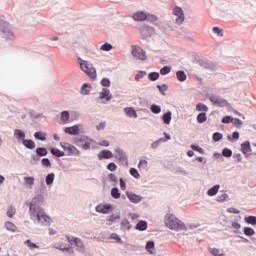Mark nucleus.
<instances>
[{"instance_id": "nucleus-53", "label": "nucleus", "mask_w": 256, "mask_h": 256, "mask_svg": "<svg viewBox=\"0 0 256 256\" xmlns=\"http://www.w3.org/2000/svg\"><path fill=\"white\" fill-rule=\"evenodd\" d=\"M231 227H232V229H234V233L237 234V233H239V229H241V224L237 221H233L231 223Z\"/></svg>"}, {"instance_id": "nucleus-59", "label": "nucleus", "mask_w": 256, "mask_h": 256, "mask_svg": "<svg viewBox=\"0 0 256 256\" xmlns=\"http://www.w3.org/2000/svg\"><path fill=\"white\" fill-rule=\"evenodd\" d=\"M222 155L223 157H231L233 155V151H231L229 148H224L222 150Z\"/></svg>"}, {"instance_id": "nucleus-25", "label": "nucleus", "mask_w": 256, "mask_h": 256, "mask_svg": "<svg viewBox=\"0 0 256 256\" xmlns=\"http://www.w3.org/2000/svg\"><path fill=\"white\" fill-rule=\"evenodd\" d=\"M138 169L139 171H141L142 173H147V171H149L150 167H149V161L145 160V159H140L139 163H138Z\"/></svg>"}, {"instance_id": "nucleus-26", "label": "nucleus", "mask_w": 256, "mask_h": 256, "mask_svg": "<svg viewBox=\"0 0 256 256\" xmlns=\"http://www.w3.org/2000/svg\"><path fill=\"white\" fill-rule=\"evenodd\" d=\"M60 121L64 125H67V123H71V114L69 113V111L64 110V111L61 112Z\"/></svg>"}, {"instance_id": "nucleus-7", "label": "nucleus", "mask_w": 256, "mask_h": 256, "mask_svg": "<svg viewBox=\"0 0 256 256\" xmlns=\"http://www.w3.org/2000/svg\"><path fill=\"white\" fill-rule=\"evenodd\" d=\"M62 149H64V151H66L68 157L74 156V157H79V155H81V151L79 149H77V147H75L72 144L69 143H61L60 144Z\"/></svg>"}, {"instance_id": "nucleus-60", "label": "nucleus", "mask_w": 256, "mask_h": 256, "mask_svg": "<svg viewBox=\"0 0 256 256\" xmlns=\"http://www.w3.org/2000/svg\"><path fill=\"white\" fill-rule=\"evenodd\" d=\"M100 83L102 87H111V80L109 78H103Z\"/></svg>"}, {"instance_id": "nucleus-10", "label": "nucleus", "mask_w": 256, "mask_h": 256, "mask_svg": "<svg viewBox=\"0 0 256 256\" xmlns=\"http://www.w3.org/2000/svg\"><path fill=\"white\" fill-rule=\"evenodd\" d=\"M132 55L140 61H147V53L139 46H132Z\"/></svg>"}, {"instance_id": "nucleus-46", "label": "nucleus", "mask_w": 256, "mask_h": 256, "mask_svg": "<svg viewBox=\"0 0 256 256\" xmlns=\"http://www.w3.org/2000/svg\"><path fill=\"white\" fill-rule=\"evenodd\" d=\"M196 111H198V112L203 111L204 113H207V111H209V107H207V105H205L203 103H198L196 105Z\"/></svg>"}, {"instance_id": "nucleus-5", "label": "nucleus", "mask_w": 256, "mask_h": 256, "mask_svg": "<svg viewBox=\"0 0 256 256\" xmlns=\"http://www.w3.org/2000/svg\"><path fill=\"white\" fill-rule=\"evenodd\" d=\"M66 239L68 243H70V245H74L80 253H85V244L83 243V240H81V238L66 236Z\"/></svg>"}, {"instance_id": "nucleus-41", "label": "nucleus", "mask_w": 256, "mask_h": 256, "mask_svg": "<svg viewBox=\"0 0 256 256\" xmlns=\"http://www.w3.org/2000/svg\"><path fill=\"white\" fill-rule=\"evenodd\" d=\"M110 195L112 199H121V192H119V188L117 187L111 189Z\"/></svg>"}, {"instance_id": "nucleus-3", "label": "nucleus", "mask_w": 256, "mask_h": 256, "mask_svg": "<svg viewBox=\"0 0 256 256\" xmlns=\"http://www.w3.org/2000/svg\"><path fill=\"white\" fill-rule=\"evenodd\" d=\"M209 101L210 103H212V105H215L216 107H226L227 111H231V109H233V106L231 105V103H229V101L225 100V98L216 95V94H211L209 96Z\"/></svg>"}, {"instance_id": "nucleus-44", "label": "nucleus", "mask_w": 256, "mask_h": 256, "mask_svg": "<svg viewBox=\"0 0 256 256\" xmlns=\"http://www.w3.org/2000/svg\"><path fill=\"white\" fill-rule=\"evenodd\" d=\"M24 245H26V247H28V249L31 251H33V249H39V246L33 243L31 240L24 241Z\"/></svg>"}, {"instance_id": "nucleus-8", "label": "nucleus", "mask_w": 256, "mask_h": 256, "mask_svg": "<svg viewBox=\"0 0 256 256\" xmlns=\"http://www.w3.org/2000/svg\"><path fill=\"white\" fill-rule=\"evenodd\" d=\"M80 69L83 73L87 74L89 79H97V68L93 65H80Z\"/></svg>"}, {"instance_id": "nucleus-54", "label": "nucleus", "mask_w": 256, "mask_h": 256, "mask_svg": "<svg viewBox=\"0 0 256 256\" xmlns=\"http://www.w3.org/2000/svg\"><path fill=\"white\" fill-rule=\"evenodd\" d=\"M190 147H191V149H193V151H197L201 155L205 154V151L203 150V148L199 147V145H197V144H191Z\"/></svg>"}, {"instance_id": "nucleus-9", "label": "nucleus", "mask_w": 256, "mask_h": 256, "mask_svg": "<svg viewBox=\"0 0 256 256\" xmlns=\"http://www.w3.org/2000/svg\"><path fill=\"white\" fill-rule=\"evenodd\" d=\"M95 211L102 215H109L110 211H113V205L111 203H100L95 207Z\"/></svg>"}, {"instance_id": "nucleus-29", "label": "nucleus", "mask_w": 256, "mask_h": 256, "mask_svg": "<svg viewBox=\"0 0 256 256\" xmlns=\"http://www.w3.org/2000/svg\"><path fill=\"white\" fill-rule=\"evenodd\" d=\"M124 113L126 115V117H131L134 119H137V111H135V109L133 107H126L124 108Z\"/></svg>"}, {"instance_id": "nucleus-6", "label": "nucleus", "mask_w": 256, "mask_h": 256, "mask_svg": "<svg viewBox=\"0 0 256 256\" xmlns=\"http://www.w3.org/2000/svg\"><path fill=\"white\" fill-rule=\"evenodd\" d=\"M0 33H4L5 39H10V41L15 39V34L13 31H11V26L8 24V22H0Z\"/></svg>"}, {"instance_id": "nucleus-45", "label": "nucleus", "mask_w": 256, "mask_h": 256, "mask_svg": "<svg viewBox=\"0 0 256 256\" xmlns=\"http://www.w3.org/2000/svg\"><path fill=\"white\" fill-rule=\"evenodd\" d=\"M129 173L134 179H141V174H139V170L136 168H130Z\"/></svg>"}, {"instance_id": "nucleus-63", "label": "nucleus", "mask_w": 256, "mask_h": 256, "mask_svg": "<svg viewBox=\"0 0 256 256\" xmlns=\"http://www.w3.org/2000/svg\"><path fill=\"white\" fill-rule=\"evenodd\" d=\"M101 51H111L113 49V46L109 43H105L101 46Z\"/></svg>"}, {"instance_id": "nucleus-38", "label": "nucleus", "mask_w": 256, "mask_h": 256, "mask_svg": "<svg viewBox=\"0 0 256 256\" xmlns=\"http://www.w3.org/2000/svg\"><path fill=\"white\" fill-rule=\"evenodd\" d=\"M21 144H23L26 149H35V147H37V145L35 144V141L33 140H29V139H25Z\"/></svg>"}, {"instance_id": "nucleus-36", "label": "nucleus", "mask_w": 256, "mask_h": 256, "mask_svg": "<svg viewBox=\"0 0 256 256\" xmlns=\"http://www.w3.org/2000/svg\"><path fill=\"white\" fill-rule=\"evenodd\" d=\"M209 253H211V255L213 256H227L225 254V252H223V250L219 249V248H209L208 249Z\"/></svg>"}, {"instance_id": "nucleus-23", "label": "nucleus", "mask_w": 256, "mask_h": 256, "mask_svg": "<svg viewBox=\"0 0 256 256\" xmlns=\"http://www.w3.org/2000/svg\"><path fill=\"white\" fill-rule=\"evenodd\" d=\"M91 91H93V86L89 83H84L80 87V95H83V96L91 95Z\"/></svg>"}, {"instance_id": "nucleus-58", "label": "nucleus", "mask_w": 256, "mask_h": 256, "mask_svg": "<svg viewBox=\"0 0 256 256\" xmlns=\"http://www.w3.org/2000/svg\"><path fill=\"white\" fill-rule=\"evenodd\" d=\"M147 75V72L145 71H139L135 76V81H141Z\"/></svg>"}, {"instance_id": "nucleus-48", "label": "nucleus", "mask_w": 256, "mask_h": 256, "mask_svg": "<svg viewBox=\"0 0 256 256\" xmlns=\"http://www.w3.org/2000/svg\"><path fill=\"white\" fill-rule=\"evenodd\" d=\"M150 111L154 113V115H159V113H161V106L152 104L150 107Z\"/></svg>"}, {"instance_id": "nucleus-22", "label": "nucleus", "mask_w": 256, "mask_h": 256, "mask_svg": "<svg viewBox=\"0 0 256 256\" xmlns=\"http://www.w3.org/2000/svg\"><path fill=\"white\" fill-rule=\"evenodd\" d=\"M241 151L245 157H249V155H251V151H253L251 149V143L249 141H244L241 144Z\"/></svg>"}, {"instance_id": "nucleus-47", "label": "nucleus", "mask_w": 256, "mask_h": 256, "mask_svg": "<svg viewBox=\"0 0 256 256\" xmlns=\"http://www.w3.org/2000/svg\"><path fill=\"white\" fill-rule=\"evenodd\" d=\"M47 153V148L45 147L36 148V154H38L40 157H46Z\"/></svg>"}, {"instance_id": "nucleus-12", "label": "nucleus", "mask_w": 256, "mask_h": 256, "mask_svg": "<svg viewBox=\"0 0 256 256\" xmlns=\"http://www.w3.org/2000/svg\"><path fill=\"white\" fill-rule=\"evenodd\" d=\"M91 143H93V139L87 136H82L81 139L77 141L78 147H81L84 151L91 149Z\"/></svg>"}, {"instance_id": "nucleus-55", "label": "nucleus", "mask_w": 256, "mask_h": 256, "mask_svg": "<svg viewBox=\"0 0 256 256\" xmlns=\"http://www.w3.org/2000/svg\"><path fill=\"white\" fill-rule=\"evenodd\" d=\"M108 179L111 183H114V185H117L119 178L115 174H109Z\"/></svg>"}, {"instance_id": "nucleus-24", "label": "nucleus", "mask_w": 256, "mask_h": 256, "mask_svg": "<svg viewBox=\"0 0 256 256\" xmlns=\"http://www.w3.org/2000/svg\"><path fill=\"white\" fill-rule=\"evenodd\" d=\"M130 229H133V225H131V222L127 218H123L120 221V231H129Z\"/></svg>"}, {"instance_id": "nucleus-13", "label": "nucleus", "mask_w": 256, "mask_h": 256, "mask_svg": "<svg viewBox=\"0 0 256 256\" xmlns=\"http://www.w3.org/2000/svg\"><path fill=\"white\" fill-rule=\"evenodd\" d=\"M125 195L127 199L130 201V203H134V205H138V203H141L143 201V196L139 194H135L133 192L126 191Z\"/></svg>"}, {"instance_id": "nucleus-64", "label": "nucleus", "mask_w": 256, "mask_h": 256, "mask_svg": "<svg viewBox=\"0 0 256 256\" xmlns=\"http://www.w3.org/2000/svg\"><path fill=\"white\" fill-rule=\"evenodd\" d=\"M160 73L162 75H168V73H171V67L169 66H164L161 70Z\"/></svg>"}, {"instance_id": "nucleus-57", "label": "nucleus", "mask_w": 256, "mask_h": 256, "mask_svg": "<svg viewBox=\"0 0 256 256\" xmlns=\"http://www.w3.org/2000/svg\"><path fill=\"white\" fill-rule=\"evenodd\" d=\"M148 79H150V81H157V79H159V73L158 72H151L148 75Z\"/></svg>"}, {"instance_id": "nucleus-20", "label": "nucleus", "mask_w": 256, "mask_h": 256, "mask_svg": "<svg viewBox=\"0 0 256 256\" xmlns=\"http://www.w3.org/2000/svg\"><path fill=\"white\" fill-rule=\"evenodd\" d=\"M106 221L108 225H113V223L121 221V212L112 213L106 218Z\"/></svg>"}, {"instance_id": "nucleus-16", "label": "nucleus", "mask_w": 256, "mask_h": 256, "mask_svg": "<svg viewBox=\"0 0 256 256\" xmlns=\"http://www.w3.org/2000/svg\"><path fill=\"white\" fill-rule=\"evenodd\" d=\"M4 229L8 231V233H19L17 225L9 220L4 222Z\"/></svg>"}, {"instance_id": "nucleus-32", "label": "nucleus", "mask_w": 256, "mask_h": 256, "mask_svg": "<svg viewBox=\"0 0 256 256\" xmlns=\"http://www.w3.org/2000/svg\"><path fill=\"white\" fill-rule=\"evenodd\" d=\"M15 215H17V208L15 206L8 207L6 211V217H8V219H13Z\"/></svg>"}, {"instance_id": "nucleus-14", "label": "nucleus", "mask_w": 256, "mask_h": 256, "mask_svg": "<svg viewBox=\"0 0 256 256\" xmlns=\"http://www.w3.org/2000/svg\"><path fill=\"white\" fill-rule=\"evenodd\" d=\"M173 15H175L177 17L176 23H178V25H181V23H183V21H185V14L183 13V9H181V7L176 6L173 9Z\"/></svg>"}, {"instance_id": "nucleus-42", "label": "nucleus", "mask_w": 256, "mask_h": 256, "mask_svg": "<svg viewBox=\"0 0 256 256\" xmlns=\"http://www.w3.org/2000/svg\"><path fill=\"white\" fill-rule=\"evenodd\" d=\"M165 141H166L165 138H160V139L152 142L150 145V149H153V150L159 149V145H161V143H165Z\"/></svg>"}, {"instance_id": "nucleus-2", "label": "nucleus", "mask_w": 256, "mask_h": 256, "mask_svg": "<svg viewBox=\"0 0 256 256\" xmlns=\"http://www.w3.org/2000/svg\"><path fill=\"white\" fill-rule=\"evenodd\" d=\"M164 225L170 231H187L185 222H182L175 214L168 212L164 216Z\"/></svg>"}, {"instance_id": "nucleus-51", "label": "nucleus", "mask_w": 256, "mask_h": 256, "mask_svg": "<svg viewBox=\"0 0 256 256\" xmlns=\"http://www.w3.org/2000/svg\"><path fill=\"white\" fill-rule=\"evenodd\" d=\"M41 161V156L38 154H32L31 155V164L32 165H37Z\"/></svg>"}, {"instance_id": "nucleus-21", "label": "nucleus", "mask_w": 256, "mask_h": 256, "mask_svg": "<svg viewBox=\"0 0 256 256\" xmlns=\"http://www.w3.org/2000/svg\"><path fill=\"white\" fill-rule=\"evenodd\" d=\"M99 99H105L106 102L111 101L113 99V95L111 94V91L107 88H102V90L99 93Z\"/></svg>"}, {"instance_id": "nucleus-27", "label": "nucleus", "mask_w": 256, "mask_h": 256, "mask_svg": "<svg viewBox=\"0 0 256 256\" xmlns=\"http://www.w3.org/2000/svg\"><path fill=\"white\" fill-rule=\"evenodd\" d=\"M34 185H35V177L33 176L24 177V187H26V189H33Z\"/></svg>"}, {"instance_id": "nucleus-52", "label": "nucleus", "mask_w": 256, "mask_h": 256, "mask_svg": "<svg viewBox=\"0 0 256 256\" xmlns=\"http://www.w3.org/2000/svg\"><path fill=\"white\" fill-rule=\"evenodd\" d=\"M207 121V114L206 113H200L197 116V122L198 123H205Z\"/></svg>"}, {"instance_id": "nucleus-39", "label": "nucleus", "mask_w": 256, "mask_h": 256, "mask_svg": "<svg viewBox=\"0 0 256 256\" xmlns=\"http://www.w3.org/2000/svg\"><path fill=\"white\" fill-rule=\"evenodd\" d=\"M55 182V173H50L45 178V183L48 187H51L53 183Z\"/></svg>"}, {"instance_id": "nucleus-30", "label": "nucleus", "mask_w": 256, "mask_h": 256, "mask_svg": "<svg viewBox=\"0 0 256 256\" xmlns=\"http://www.w3.org/2000/svg\"><path fill=\"white\" fill-rule=\"evenodd\" d=\"M146 251L150 254V255H155L156 250H155V242L154 241H148L146 243V247H145Z\"/></svg>"}, {"instance_id": "nucleus-15", "label": "nucleus", "mask_w": 256, "mask_h": 256, "mask_svg": "<svg viewBox=\"0 0 256 256\" xmlns=\"http://www.w3.org/2000/svg\"><path fill=\"white\" fill-rule=\"evenodd\" d=\"M13 137L17 141V143H22L27 135L25 134V131L16 128L14 129Z\"/></svg>"}, {"instance_id": "nucleus-4", "label": "nucleus", "mask_w": 256, "mask_h": 256, "mask_svg": "<svg viewBox=\"0 0 256 256\" xmlns=\"http://www.w3.org/2000/svg\"><path fill=\"white\" fill-rule=\"evenodd\" d=\"M113 155L116 161H119L121 165H129V157L127 156V153L125 152V150H123V148L116 147L114 149Z\"/></svg>"}, {"instance_id": "nucleus-37", "label": "nucleus", "mask_w": 256, "mask_h": 256, "mask_svg": "<svg viewBox=\"0 0 256 256\" xmlns=\"http://www.w3.org/2000/svg\"><path fill=\"white\" fill-rule=\"evenodd\" d=\"M171 119H172L171 111L164 113L162 116V121L165 125H171Z\"/></svg>"}, {"instance_id": "nucleus-35", "label": "nucleus", "mask_w": 256, "mask_h": 256, "mask_svg": "<svg viewBox=\"0 0 256 256\" xmlns=\"http://www.w3.org/2000/svg\"><path fill=\"white\" fill-rule=\"evenodd\" d=\"M109 239L115 241L118 245H123V243H125L123 239H121V236H119L117 233H111Z\"/></svg>"}, {"instance_id": "nucleus-1", "label": "nucleus", "mask_w": 256, "mask_h": 256, "mask_svg": "<svg viewBox=\"0 0 256 256\" xmlns=\"http://www.w3.org/2000/svg\"><path fill=\"white\" fill-rule=\"evenodd\" d=\"M45 198L41 194L34 196L29 204V217L35 225H41V227H49L51 225V217L45 213V210L41 207Z\"/></svg>"}, {"instance_id": "nucleus-19", "label": "nucleus", "mask_w": 256, "mask_h": 256, "mask_svg": "<svg viewBox=\"0 0 256 256\" xmlns=\"http://www.w3.org/2000/svg\"><path fill=\"white\" fill-rule=\"evenodd\" d=\"M54 249H57L58 251H66V253H69L73 247L69 244H65V242H57L53 245Z\"/></svg>"}, {"instance_id": "nucleus-18", "label": "nucleus", "mask_w": 256, "mask_h": 256, "mask_svg": "<svg viewBox=\"0 0 256 256\" xmlns=\"http://www.w3.org/2000/svg\"><path fill=\"white\" fill-rule=\"evenodd\" d=\"M140 33L143 39H147V37H151V35L155 33V28L149 27V26H143L142 28H140Z\"/></svg>"}, {"instance_id": "nucleus-49", "label": "nucleus", "mask_w": 256, "mask_h": 256, "mask_svg": "<svg viewBox=\"0 0 256 256\" xmlns=\"http://www.w3.org/2000/svg\"><path fill=\"white\" fill-rule=\"evenodd\" d=\"M51 153L52 155H54L55 157H64L65 156V152L57 149V148H52L51 149Z\"/></svg>"}, {"instance_id": "nucleus-34", "label": "nucleus", "mask_w": 256, "mask_h": 256, "mask_svg": "<svg viewBox=\"0 0 256 256\" xmlns=\"http://www.w3.org/2000/svg\"><path fill=\"white\" fill-rule=\"evenodd\" d=\"M34 138L37 139V141H47V133L43 131L35 132Z\"/></svg>"}, {"instance_id": "nucleus-62", "label": "nucleus", "mask_w": 256, "mask_h": 256, "mask_svg": "<svg viewBox=\"0 0 256 256\" xmlns=\"http://www.w3.org/2000/svg\"><path fill=\"white\" fill-rule=\"evenodd\" d=\"M107 127V122H100L96 125V131H103Z\"/></svg>"}, {"instance_id": "nucleus-17", "label": "nucleus", "mask_w": 256, "mask_h": 256, "mask_svg": "<svg viewBox=\"0 0 256 256\" xmlns=\"http://www.w3.org/2000/svg\"><path fill=\"white\" fill-rule=\"evenodd\" d=\"M114 154L111 150H101L98 154H97V159H99V161H103V159H113Z\"/></svg>"}, {"instance_id": "nucleus-43", "label": "nucleus", "mask_w": 256, "mask_h": 256, "mask_svg": "<svg viewBox=\"0 0 256 256\" xmlns=\"http://www.w3.org/2000/svg\"><path fill=\"white\" fill-rule=\"evenodd\" d=\"M244 221L248 225L255 226L256 225V216H247L244 218Z\"/></svg>"}, {"instance_id": "nucleus-28", "label": "nucleus", "mask_w": 256, "mask_h": 256, "mask_svg": "<svg viewBox=\"0 0 256 256\" xmlns=\"http://www.w3.org/2000/svg\"><path fill=\"white\" fill-rule=\"evenodd\" d=\"M219 189H221V185H215L207 190L206 195L208 197H215L219 193Z\"/></svg>"}, {"instance_id": "nucleus-31", "label": "nucleus", "mask_w": 256, "mask_h": 256, "mask_svg": "<svg viewBox=\"0 0 256 256\" xmlns=\"http://www.w3.org/2000/svg\"><path fill=\"white\" fill-rule=\"evenodd\" d=\"M147 13L145 12H136L133 14L134 21H145L147 19Z\"/></svg>"}, {"instance_id": "nucleus-33", "label": "nucleus", "mask_w": 256, "mask_h": 256, "mask_svg": "<svg viewBox=\"0 0 256 256\" xmlns=\"http://www.w3.org/2000/svg\"><path fill=\"white\" fill-rule=\"evenodd\" d=\"M136 231H147V221L145 220H140L136 226H135Z\"/></svg>"}, {"instance_id": "nucleus-40", "label": "nucleus", "mask_w": 256, "mask_h": 256, "mask_svg": "<svg viewBox=\"0 0 256 256\" xmlns=\"http://www.w3.org/2000/svg\"><path fill=\"white\" fill-rule=\"evenodd\" d=\"M176 77H177L178 81H180L181 83L187 81V74H185V72L183 70L177 71Z\"/></svg>"}, {"instance_id": "nucleus-61", "label": "nucleus", "mask_w": 256, "mask_h": 256, "mask_svg": "<svg viewBox=\"0 0 256 256\" xmlns=\"http://www.w3.org/2000/svg\"><path fill=\"white\" fill-rule=\"evenodd\" d=\"M107 169H108V171H111L113 173L117 169V164H115V162H110L107 165Z\"/></svg>"}, {"instance_id": "nucleus-11", "label": "nucleus", "mask_w": 256, "mask_h": 256, "mask_svg": "<svg viewBox=\"0 0 256 256\" xmlns=\"http://www.w3.org/2000/svg\"><path fill=\"white\" fill-rule=\"evenodd\" d=\"M64 133L67 135H79L80 133H83V124H76L71 127H66L64 129Z\"/></svg>"}, {"instance_id": "nucleus-50", "label": "nucleus", "mask_w": 256, "mask_h": 256, "mask_svg": "<svg viewBox=\"0 0 256 256\" xmlns=\"http://www.w3.org/2000/svg\"><path fill=\"white\" fill-rule=\"evenodd\" d=\"M244 235L247 237H253V235H255V230L251 227H244Z\"/></svg>"}, {"instance_id": "nucleus-56", "label": "nucleus", "mask_w": 256, "mask_h": 256, "mask_svg": "<svg viewBox=\"0 0 256 256\" xmlns=\"http://www.w3.org/2000/svg\"><path fill=\"white\" fill-rule=\"evenodd\" d=\"M228 199H229L228 194H221L217 197L218 203H223V202L227 201Z\"/></svg>"}]
</instances>
